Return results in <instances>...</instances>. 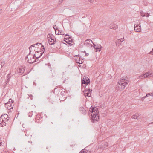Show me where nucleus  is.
I'll list each match as a JSON object with an SVG mask.
<instances>
[{"label": "nucleus", "instance_id": "obj_10", "mask_svg": "<svg viewBox=\"0 0 153 153\" xmlns=\"http://www.w3.org/2000/svg\"><path fill=\"white\" fill-rule=\"evenodd\" d=\"M140 22H138V23L137 24H135L134 26V30L135 31L137 32H140L141 30L140 25Z\"/></svg>", "mask_w": 153, "mask_h": 153}, {"label": "nucleus", "instance_id": "obj_45", "mask_svg": "<svg viewBox=\"0 0 153 153\" xmlns=\"http://www.w3.org/2000/svg\"><path fill=\"white\" fill-rule=\"evenodd\" d=\"M22 126H23V127H23V126H24V125H22Z\"/></svg>", "mask_w": 153, "mask_h": 153}, {"label": "nucleus", "instance_id": "obj_23", "mask_svg": "<svg viewBox=\"0 0 153 153\" xmlns=\"http://www.w3.org/2000/svg\"><path fill=\"white\" fill-rule=\"evenodd\" d=\"M140 77L141 79L145 78H147V76L146 75V73L145 74L141 75L140 76Z\"/></svg>", "mask_w": 153, "mask_h": 153}, {"label": "nucleus", "instance_id": "obj_12", "mask_svg": "<svg viewBox=\"0 0 153 153\" xmlns=\"http://www.w3.org/2000/svg\"><path fill=\"white\" fill-rule=\"evenodd\" d=\"M93 45L96 52H100L101 50L102 47L100 44L96 45L93 43Z\"/></svg>", "mask_w": 153, "mask_h": 153}, {"label": "nucleus", "instance_id": "obj_11", "mask_svg": "<svg viewBox=\"0 0 153 153\" xmlns=\"http://www.w3.org/2000/svg\"><path fill=\"white\" fill-rule=\"evenodd\" d=\"M56 38L53 36L50 39H48V42L50 45H53L56 43Z\"/></svg>", "mask_w": 153, "mask_h": 153}, {"label": "nucleus", "instance_id": "obj_42", "mask_svg": "<svg viewBox=\"0 0 153 153\" xmlns=\"http://www.w3.org/2000/svg\"><path fill=\"white\" fill-rule=\"evenodd\" d=\"M1 142H0V146L1 145Z\"/></svg>", "mask_w": 153, "mask_h": 153}, {"label": "nucleus", "instance_id": "obj_17", "mask_svg": "<svg viewBox=\"0 0 153 153\" xmlns=\"http://www.w3.org/2000/svg\"><path fill=\"white\" fill-rule=\"evenodd\" d=\"M146 73V75L147 76V78L153 76V71H149Z\"/></svg>", "mask_w": 153, "mask_h": 153}, {"label": "nucleus", "instance_id": "obj_7", "mask_svg": "<svg viewBox=\"0 0 153 153\" xmlns=\"http://www.w3.org/2000/svg\"><path fill=\"white\" fill-rule=\"evenodd\" d=\"M90 80L89 78L86 76H84L83 78L82 79L81 82L83 85V86L84 87H86L88 84L90 83Z\"/></svg>", "mask_w": 153, "mask_h": 153}, {"label": "nucleus", "instance_id": "obj_3", "mask_svg": "<svg viewBox=\"0 0 153 153\" xmlns=\"http://www.w3.org/2000/svg\"><path fill=\"white\" fill-rule=\"evenodd\" d=\"M39 49L40 50H37V49H34V51H36V53L34 55L33 54V58L36 57V59H38L44 53L45 48L43 45H41V49Z\"/></svg>", "mask_w": 153, "mask_h": 153}, {"label": "nucleus", "instance_id": "obj_13", "mask_svg": "<svg viewBox=\"0 0 153 153\" xmlns=\"http://www.w3.org/2000/svg\"><path fill=\"white\" fill-rule=\"evenodd\" d=\"M30 54H29L25 57V59L26 60H27L28 63L31 64L34 62L36 61V59H35V58H33V56L32 58H31V57H30V59H29L28 60H27V59H28V56H29Z\"/></svg>", "mask_w": 153, "mask_h": 153}, {"label": "nucleus", "instance_id": "obj_38", "mask_svg": "<svg viewBox=\"0 0 153 153\" xmlns=\"http://www.w3.org/2000/svg\"><path fill=\"white\" fill-rule=\"evenodd\" d=\"M63 0H60L59 1V3H61L62 2Z\"/></svg>", "mask_w": 153, "mask_h": 153}, {"label": "nucleus", "instance_id": "obj_19", "mask_svg": "<svg viewBox=\"0 0 153 153\" xmlns=\"http://www.w3.org/2000/svg\"><path fill=\"white\" fill-rule=\"evenodd\" d=\"M79 109L82 114H86V111L83 107H80Z\"/></svg>", "mask_w": 153, "mask_h": 153}, {"label": "nucleus", "instance_id": "obj_5", "mask_svg": "<svg viewBox=\"0 0 153 153\" xmlns=\"http://www.w3.org/2000/svg\"><path fill=\"white\" fill-rule=\"evenodd\" d=\"M94 43L92 41L89 39H87L84 42L83 45L84 47H86L88 49H90L93 47L92 44Z\"/></svg>", "mask_w": 153, "mask_h": 153}, {"label": "nucleus", "instance_id": "obj_2", "mask_svg": "<svg viewBox=\"0 0 153 153\" xmlns=\"http://www.w3.org/2000/svg\"><path fill=\"white\" fill-rule=\"evenodd\" d=\"M98 109L96 107H92L89 110L91 112V120L92 122H98L99 120V116L98 114Z\"/></svg>", "mask_w": 153, "mask_h": 153}, {"label": "nucleus", "instance_id": "obj_46", "mask_svg": "<svg viewBox=\"0 0 153 153\" xmlns=\"http://www.w3.org/2000/svg\"><path fill=\"white\" fill-rule=\"evenodd\" d=\"M1 10H0V12H1Z\"/></svg>", "mask_w": 153, "mask_h": 153}, {"label": "nucleus", "instance_id": "obj_44", "mask_svg": "<svg viewBox=\"0 0 153 153\" xmlns=\"http://www.w3.org/2000/svg\"><path fill=\"white\" fill-rule=\"evenodd\" d=\"M22 126H23V127H23V126H24V125H22Z\"/></svg>", "mask_w": 153, "mask_h": 153}, {"label": "nucleus", "instance_id": "obj_1", "mask_svg": "<svg viewBox=\"0 0 153 153\" xmlns=\"http://www.w3.org/2000/svg\"><path fill=\"white\" fill-rule=\"evenodd\" d=\"M129 82L128 78L126 76H124L120 79L118 82L116 89L118 91H121L125 88Z\"/></svg>", "mask_w": 153, "mask_h": 153}, {"label": "nucleus", "instance_id": "obj_20", "mask_svg": "<svg viewBox=\"0 0 153 153\" xmlns=\"http://www.w3.org/2000/svg\"><path fill=\"white\" fill-rule=\"evenodd\" d=\"M140 117L138 113H136L134 115H133L132 117V118L134 119H138Z\"/></svg>", "mask_w": 153, "mask_h": 153}, {"label": "nucleus", "instance_id": "obj_22", "mask_svg": "<svg viewBox=\"0 0 153 153\" xmlns=\"http://www.w3.org/2000/svg\"><path fill=\"white\" fill-rule=\"evenodd\" d=\"M10 74H9L7 75V79L5 81V83L6 84H7L9 82L10 80V79L11 77V76H10Z\"/></svg>", "mask_w": 153, "mask_h": 153}, {"label": "nucleus", "instance_id": "obj_4", "mask_svg": "<svg viewBox=\"0 0 153 153\" xmlns=\"http://www.w3.org/2000/svg\"><path fill=\"white\" fill-rule=\"evenodd\" d=\"M9 117L7 114L2 115L0 118V126H6V122L9 120Z\"/></svg>", "mask_w": 153, "mask_h": 153}, {"label": "nucleus", "instance_id": "obj_33", "mask_svg": "<svg viewBox=\"0 0 153 153\" xmlns=\"http://www.w3.org/2000/svg\"><path fill=\"white\" fill-rule=\"evenodd\" d=\"M4 64H5V62H1V67H2L4 65Z\"/></svg>", "mask_w": 153, "mask_h": 153}, {"label": "nucleus", "instance_id": "obj_32", "mask_svg": "<svg viewBox=\"0 0 153 153\" xmlns=\"http://www.w3.org/2000/svg\"><path fill=\"white\" fill-rule=\"evenodd\" d=\"M13 102H14L13 100H12L11 99H10L9 100V103H13Z\"/></svg>", "mask_w": 153, "mask_h": 153}, {"label": "nucleus", "instance_id": "obj_24", "mask_svg": "<svg viewBox=\"0 0 153 153\" xmlns=\"http://www.w3.org/2000/svg\"><path fill=\"white\" fill-rule=\"evenodd\" d=\"M79 153H90V152L83 149Z\"/></svg>", "mask_w": 153, "mask_h": 153}, {"label": "nucleus", "instance_id": "obj_21", "mask_svg": "<svg viewBox=\"0 0 153 153\" xmlns=\"http://www.w3.org/2000/svg\"><path fill=\"white\" fill-rule=\"evenodd\" d=\"M102 144H103V145L102 146V147H100V148H105L108 147V143L107 142H104L102 143Z\"/></svg>", "mask_w": 153, "mask_h": 153}, {"label": "nucleus", "instance_id": "obj_8", "mask_svg": "<svg viewBox=\"0 0 153 153\" xmlns=\"http://www.w3.org/2000/svg\"><path fill=\"white\" fill-rule=\"evenodd\" d=\"M32 144L30 143V141H28V143L25 144V151L26 152H28L31 150V147Z\"/></svg>", "mask_w": 153, "mask_h": 153}, {"label": "nucleus", "instance_id": "obj_43", "mask_svg": "<svg viewBox=\"0 0 153 153\" xmlns=\"http://www.w3.org/2000/svg\"><path fill=\"white\" fill-rule=\"evenodd\" d=\"M35 82H33V84H34V85H35Z\"/></svg>", "mask_w": 153, "mask_h": 153}, {"label": "nucleus", "instance_id": "obj_28", "mask_svg": "<svg viewBox=\"0 0 153 153\" xmlns=\"http://www.w3.org/2000/svg\"><path fill=\"white\" fill-rule=\"evenodd\" d=\"M76 60V62L77 63L81 64L83 63L82 61V60H79L78 61H77V60Z\"/></svg>", "mask_w": 153, "mask_h": 153}, {"label": "nucleus", "instance_id": "obj_18", "mask_svg": "<svg viewBox=\"0 0 153 153\" xmlns=\"http://www.w3.org/2000/svg\"><path fill=\"white\" fill-rule=\"evenodd\" d=\"M141 15L143 17L146 16L148 17L149 16V14L145 13L142 11L140 12Z\"/></svg>", "mask_w": 153, "mask_h": 153}, {"label": "nucleus", "instance_id": "obj_41", "mask_svg": "<svg viewBox=\"0 0 153 153\" xmlns=\"http://www.w3.org/2000/svg\"><path fill=\"white\" fill-rule=\"evenodd\" d=\"M39 120V119H36V122H37V120Z\"/></svg>", "mask_w": 153, "mask_h": 153}, {"label": "nucleus", "instance_id": "obj_26", "mask_svg": "<svg viewBox=\"0 0 153 153\" xmlns=\"http://www.w3.org/2000/svg\"><path fill=\"white\" fill-rule=\"evenodd\" d=\"M149 96H153V92H151V93H150L147 94L146 96H145L144 97V98H146L147 97H148Z\"/></svg>", "mask_w": 153, "mask_h": 153}, {"label": "nucleus", "instance_id": "obj_15", "mask_svg": "<svg viewBox=\"0 0 153 153\" xmlns=\"http://www.w3.org/2000/svg\"><path fill=\"white\" fill-rule=\"evenodd\" d=\"M109 27L111 29L115 30L118 27L117 25L115 24H111L109 25Z\"/></svg>", "mask_w": 153, "mask_h": 153}, {"label": "nucleus", "instance_id": "obj_37", "mask_svg": "<svg viewBox=\"0 0 153 153\" xmlns=\"http://www.w3.org/2000/svg\"><path fill=\"white\" fill-rule=\"evenodd\" d=\"M36 117H37V118H40V117H39V114L37 115Z\"/></svg>", "mask_w": 153, "mask_h": 153}, {"label": "nucleus", "instance_id": "obj_29", "mask_svg": "<svg viewBox=\"0 0 153 153\" xmlns=\"http://www.w3.org/2000/svg\"><path fill=\"white\" fill-rule=\"evenodd\" d=\"M10 105V107H11V108H10V106L9 107H7V108L8 109H10V110L12 109V108H13V105H12V104H10V103H8Z\"/></svg>", "mask_w": 153, "mask_h": 153}, {"label": "nucleus", "instance_id": "obj_39", "mask_svg": "<svg viewBox=\"0 0 153 153\" xmlns=\"http://www.w3.org/2000/svg\"><path fill=\"white\" fill-rule=\"evenodd\" d=\"M153 124V122H152L151 123H149V125H150V124Z\"/></svg>", "mask_w": 153, "mask_h": 153}, {"label": "nucleus", "instance_id": "obj_14", "mask_svg": "<svg viewBox=\"0 0 153 153\" xmlns=\"http://www.w3.org/2000/svg\"><path fill=\"white\" fill-rule=\"evenodd\" d=\"M25 70V67H23L22 68H19L17 71L19 75L22 74Z\"/></svg>", "mask_w": 153, "mask_h": 153}, {"label": "nucleus", "instance_id": "obj_16", "mask_svg": "<svg viewBox=\"0 0 153 153\" xmlns=\"http://www.w3.org/2000/svg\"><path fill=\"white\" fill-rule=\"evenodd\" d=\"M123 39L121 38L119 39L116 41V44L117 46H119L121 43L123 41Z\"/></svg>", "mask_w": 153, "mask_h": 153}, {"label": "nucleus", "instance_id": "obj_35", "mask_svg": "<svg viewBox=\"0 0 153 153\" xmlns=\"http://www.w3.org/2000/svg\"><path fill=\"white\" fill-rule=\"evenodd\" d=\"M84 52L85 53V56H87L89 55L88 53H86V51H84Z\"/></svg>", "mask_w": 153, "mask_h": 153}, {"label": "nucleus", "instance_id": "obj_30", "mask_svg": "<svg viewBox=\"0 0 153 153\" xmlns=\"http://www.w3.org/2000/svg\"><path fill=\"white\" fill-rule=\"evenodd\" d=\"M32 112H29L28 113V115L29 117H31L32 115Z\"/></svg>", "mask_w": 153, "mask_h": 153}, {"label": "nucleus", "instance_id": "obj_34", "mask_svg": "<svg viewBox=\"0 0 153 153\" xmlns=\"http://www.w3.org/2000/svg\"><path fill=\"white\" fill-rule=\"evenodd\" d=\"M95 0H88L89 2L91 3H93Z\"/></svg>", "mask_w": 153, "mask_h": 153}, {"label": "nucleus", "instance_id": "obj_36", "mask_svg": "<svg viewBox=\"0 0 153 153\" xmlns=\"http://www.w3.org/2000/svg\"><path fill=\"white\" fill-rule=\"evenodd\" d=\"M150 53L153 55V49H152V51L150 52Z\"/></svg>", "mask_w": 153, "mask_h": 153}, {"label": "nucleus", "instance_id": "obj_9", "mask_svg": "<svg viewBox=\"0 0 153 153\" xmlns=\"http://www.w3.org/2000/svg\"><path fill=\"white\" fill-rule=\"evenodd\" d=\"M92 90L90 89H85L83 91L85 96L90 97L91 95Z\"/></svg>", "mask_w": 153, "mask_h": 153}, {"label": "nucleus", "instance_id": "obj_40", "mask_svg": "<svg viewBox=\"0 0 153 153\" xmlns=\"http://www.w3.org/2000/svg\"><path fill=\"white\" fill-rule=\"evenodd\" d=\"M25 135L26 136H28L29 135V134H25Z\"/></svg>", "mask_w": 153, "mask_h": 153}, {"label": "nucleus", "instance_id": "obj_6", "mask_svg": "<svg viewBox=\"0 0 153 153\" xmlns=\"http://www.w3.org/2000/svg\"><path fill=\"white\" fill-rule=\"evenodd\" d=\"M41 45H43L40 43H37L36 44L32 45L29 48V49L30 50L29 54H30L31 49H32V47L33 48H34V49L40 50V49H41Z\"/></svg>", "mask_w": 153, "mask_h": 153}, {"label": "nucleus", "instance_id": "obj_27", "mask_svg": "<svg viewBox=\"0 0 153 153\" xmlns=\"http://www.w3.org/2000/svg\"><path fill=\"white\" fill-rule=\"evenodd\" d=\"M65 39L66 40L67 39H68L69 40V39H71L69 35H66L65 36Z\"/></svg>", "mask_w": 153, "mask_h": 153}, {"label": "nucleus", "instance_id": "obj_25", "mask_svg": "<svg viewBox=\"0 0 153 153\" xmlns=\"http://www.w3.org/2000/svg\"><path fill=\"white\" fill-rule=\"evenodd\" d=\"M53 36V35L52 34H48L47 36L48 41V39H50Z\"/></svg>", "mask_w": 153, "mask_h": 153}, {"label": "nucleus", "instance_id": "obj_31", "mask_svg": "<svg viewBox=\"0 0 153 153\" xmlns=\"http://www.w3.org/2000/svg\"><path fill=\"white\" fill-rule=\"evenodd\" d=\"M48 76L50 78H52L53 77H54L53 75L52 74H48Z\"/></svg>", "mask_w": 153, "mask_h": 153}]
</instances>
